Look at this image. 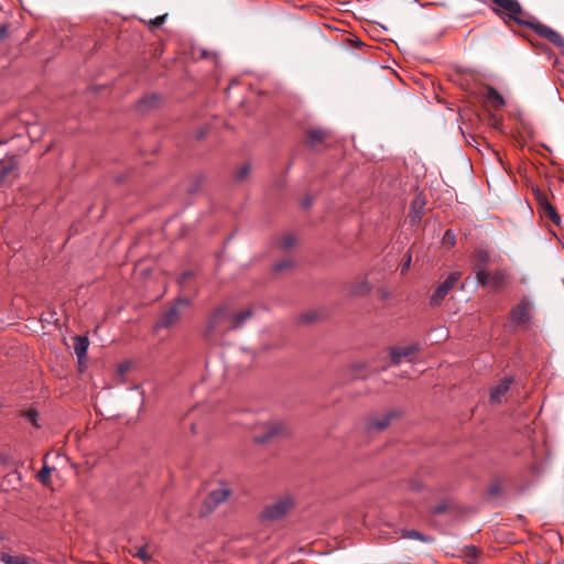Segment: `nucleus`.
Instances as JSON below:
<instances>
[{"label": "nucleus", "instance_id": "1", "mask_svg": "<svg viewBox=\"0 0 564 564\" xmlns=\"http://www.w3.org/2000/svg\"><path fill=\"white\" fill-rule=\"evenodd\" d=\"M252 314L251 307L235 313L227 303L216 306L206 319L204 328L205 339L219 343L229 332L242 327Z\"/></svg>", "mask_w": 564, "mask_h": 564}, {"label": "nucleus", "instance_id": "2", "mask_svg": "<svg viewBox=\"0 0 564 564\" xmlns=\"http://www.w3.org/2000/svg\"><path fill=\"white\" fill-rule=\"evenodd\" d=\"M492 11L499 17H507L508 20L519 25L531 28L536 34L549 40L552 44L560 48H564V37L555 30L540 22H531L523 20L521 17L524 11L518 0H491Z\"/></svg>", "mask_w": 564, "mask_h": 564}, {"label": "nucleus", "instance_id": "3", "mask_svg": "<svg viewBox=\"0 0 564 564\" xmlns=\"http://www.w3.org/2000/svg\"><path fill=\"white\" fill-rule=\"evenodd\" d=\"M534 303L529 297L523 296L517 305L509 312V322L514 327L529 328L533 319Z\"/></svg>", "mask_w": 564, "mask_h": 564}, {"label": "nucleus", "instance_id": "4", "mask_svg": "<svg viewBox=\"0 0 564 564\" xmlns=\"http://www.w3.org/2000/svg\"><path fill=\"white\" fill-rule=\"evenodd\" d=\"M191 300L186 297H177L171 303L161 314L160 321L156 324L158 328L170 327L180 322L182 312L180 306L188 307Z\"/></svg>", "mask_w": 564, "mask_h": 564}, {"label": "nucleus", "instance_id": "5", "mask_svg": "<svg viewBox=\"0 0 564 564\" xmlns=\"http://www.w3.org/2000/svg\"><path fill=\"white\" fill-rule=\"evenodd\" d=\"M462 276L459 271L449 273L444 282H442L430 296V305L438 306L446 295L454 289Z\"/></svg>", "mask_w": 564, "mask_h": 564}, {"label": "nucleus", "instance_id": "6", "mask_svg": "<svg viewBox=\"0 0 564 564\" xmlns=\"http://www.w3.org/2000/svg\"><path fill=\"white\" fill-rule=\"evenodd\" d=\"M293 503L292 500L288 497L279 499L273 503L265 506L261 513V518L264 520L275 521L284 516L291 510Z\"/></svg>", "mask_w": 564, "mask_h": 564}, {"label": "nucleus", "instance_id": "7", "mask_svg": "<svg viewBox=\"0 0 564 564\" xmlns=\"http://www.w3.org/2000/svg\"><path fill=\"white\" fill-rule=\"evenodd\" d=\"M535 199L541 216L544 218H549L550 220H552L554 225L558 226L561 223V217L557 214L556 209L553 207V205L549 202L546 194L540 189H536Z\"/></svg>", "mask_w": 564, "mask_h": 564}, {"label": "nucleus", "instance_id": "8", "mask_svg": "<svg viewBox=\"0 0 564 564\" xmlns=\"http://www.w3.org/2000/svg\"><path fill=\"white\" fill-rule=\"evenodd\" d=\"M477 282L482 286H490L494 290H499L508 284L509 274L505 269H497L494 272H486L484 279L477 278Z\"/></svg>", "mask_w": 564, "mask_h": 564}, {"label": "nucleus", "instance_id": "9", "mask_svg": "<svg viewBox=\"0 0 564 564\" xmlns=\"http://www.w3.org/2000/svg\"><path fill=\"white\" fill-rule=\"evenodd\" d=\"M420 350L417 344H412L403 347H392L390 349V359L392 365H399L402 359L412 361V357Z\"/></svg>", "mask_w": 564, "mask_h": 564}, {"label": "nucleus", "instance_id": "10", "mask_svg": "<svg viewBox=\"0 0 564 564\" xmlns=\"http://www.w3.org/2000/svg\"><path fill=\"white\" fill-rule=\"evenodd\" d=\"M474 272L476 274V279H484L486 276V269L490 262V254L486 250H477L474 256Z\"/></svg>", "mask_w": 564, "mask_h": 564}, {"label": "nucleus", "instance_id": "11", "mask_svg": "<svg viewBox=\"0 0 564 564\" xmlns=\"http://www.w3.org/2000/svg\"><path fill=\"white\" fill-rule=\"evenodd\" d=\"M230 496V490L221 487L214 489L208 494L205 499V505L208 509H214L218 507L220 503L225 502Z\"/></svg>", "mask_w": 564, "mask_h": 564}, {"label": "nucleus", "instance_id": "12", "mask_svg": "<svg viewBox=\"0 0 564 564\" xmlns=\"http://www.w3.org/2000/svg\"><path fill=\"white\" fill-rule=\"evenodd\" d=\"M395 416L394 412L387 413L381 417H370L367 421V431L368 432H380L387 429L391 422V419Z\"/></svg>", "mask_w": 564, "mask_h": 564}, {"label": "nucleus", "instance_id": "13", "mask_svg": "<svg viewBox=\"0 0 564 564\" xmlns=\"http://www.w3.org/2000/svg\"><path fill=\"white\" fill-rule=\"evenodd\" d=\"M511 378H503L497 386L490 389V402L501 403L502 397L510 390Z\"/></svg>", "mask_w": 564, "mask_h": 564}, {"label": "nucleus", "instance_id": "14", "mask_svg": "<svg viewBox=\"0 0 564 564\" xmlns=\"http://www.w3.org/2000/svg\"><path fill=\"white\" fill-rule=\"evenodd\" d=\"M327 138L328 132L321 128H311L306 131V143L313 149L323 144Z\"/></svg>", "mask_w": 564, "mask_h": 564}, {"label": "nucleus", "instance_id": "15", "mask_svg": "<svg viewBox=\"0 0 564 564\" xmlns=\"http://www.w3.org/2000/svg\"><path fill=\"white\" fill-rule=\"evenodd\" d=\"M89 341L86 336H77L74 340V351L79 361L86 358Z\"/></svg>", "mask_w": 564, "mask_h": 564}, {"label": "nucleus", "instance_id": "16", "mask_svg": "<svg viewBox=\"0 0 564 564\" xmlns=\"http://www.w3.org/2000/svg\"><path fill=\"white\" fill-rule=\"evenodd\" d=\"M282 425L279 422L270 423L267 427V432L263 435H256L254 442L257 443H265L270 441L273 436L278 435L281 432Z\"/></svg>", "mask_w": 564, "mask_h": 564}, {"label": "nucleus", "instance_id": "17", "mask_svg": "<svg viewBox=\"0 0 564 564\" xmlns=\"http://www.w3.org/2000/svg\"><path fill=\"white\" fill-rule=\"evenodd\" d=\"M371 285L367 279H362L349 286V294L355 296H362L370 292Z\"/></svg>", "mask_w": 564, "mask_h": 564}, {"label": "nucleus", "instance_id": "18", "mask_svg": "<svg viewBox=\"0 0 564 564\" xmlns=\"http://www.w3.org/2000/svg\"><path fill=\"white\" fill-rule=\"evenodd\" d=\"M1 562L6 564H31V560L25 555H10L1 556Z\"/></svg>", "mask_w": 564, "mask_h": 564}, {"label": "nucleus", "instance_id": "19", "mask_svg": "<svg viewBox=\"0 0 564 564\" xmlns=\"http://www.w3.org/2000/svg\"><path fill=\"white\" fill-rule=\"evenodd\" d=\"M419 204H420V206H421V207H423V205H424V203H423L422 200H420V198H419V197H415V199H414V200H413V203H412L411 212H410V215H409V216H410V218H411V221H412L413 224H414V223H416V221H419V220L422 218V213H421V210H419V212H416V210H415V207H416V205H419Z\"/></svg>", "mask_w": 564, "mask_h": 564}, {"label": "nucleus", "instance_id": "20", "mask_svg": "<svg viewBox=\"0 0 564 564\" xmlns=\"http://www.w3.org/2000/svg\"><path fill=\"white\" fill-rule=\"evenodd\" d=\"M402 536L403 538H409V539H416V540H420L422 542H431L433 540L432 538L425 536V535H423L422 533H420L419 531H415V530H404L402 532Z\"/></svg>", "mask_w": 564, "mask_h": 564}, {"label": "nucleus", "instance_id": "21", "mask_svg": "<svg viewBox=\"0 0 564 564\" xmlns=\"http://www.w3.org/2000/svg\"><path fill=\"white\" fill-rule=\"evenodd\" d=\"M455 243H456V235L451 229H447L443 235L442 245L445 248L449 249V248L454 247Z\"/></svg>", "mask_w": 564, "mask_h": 564}, {"label": "nucleus", "instance_id": "22", "mask_svg": "<svg viewBox=\"0 0 564 564\" xmlns=\"http://www.w3.org/2000/svg\"><path fill=\"white\" fill-rule=\"evenodd\" d=\"M488 98L489 100L496 106V107H501L505 105V99L503 97L501 96L500 93H498L496 89L494 88H490L489 89V93H488Z\"/></svg>", "mask_w": 564, "mask_h": 564}, {"label": "nucleus", "instance_id": "23", "mask_svg": "<svg viewBox=\"0 0 564 564\" xmlns=\"http://www.w3.org/2000/svg\"><path fill=\"white\" fill-rule=\"evenodd\" d=\"M51 473H52V468H50L48 466H46L44 464V466L42 467V469L39 471L37 474V478L39 480L42 482V484H47L48 482V479L51 477Z\"/></svg>", "mask_w": 564, "mask_h": 564}, {"label": "nucleus", "instance_id": "24", "mask_svg": "<svg viewBox=\"0 0 564 564\" xmlns=\"http://www.w3.org/2000/svg\"><path fill=\"white\" fill-rule=\"evenodd\" d=\"M249 172H250V166H249L248 164L242 165L241 167H239V169L236 171V173H235V180H236L237 182H241V181H243V180L248 176Z\"/></svg>", "mask_w": 564, "mask_h": 564}, {"label": "nucleus", "instance_id": "25", "mask_svg": "<svg viewBox=\"0 0 564 564\" xmlns=\"http://www.w3.org/2000/svg\"><path fill=\"white\" fill-rule=\"evenodd\" d=\"M479 553V549L474 545H467L464 547V555L471 561L476 560Z\"/></svg>", "mask_w": 564, "mask_h": 564}, {"label": "nucleus", "instance_id": "26", "mask_svg": "<svg viewBox=\"0 0 564 564\" xmlns=\"http://www.w3.org/2000/svg\"><path fill=\"white\" fill-rule=\"evenodd\" d=\"M134 557H139L143 561H147L150 558L148 552H147V547L145 546H141V547H138L137 551L132 554Z\"/></svg>", "mask_w": 564, "mask_h": 564}, {"label": "nucleus", "instance_id": "27", "mask_svg": "<svg viewBox=\"0 0 564 564\" xmlns=\"http://www.w3.org/2000/svg\"><path fill=\"white\" fill-rule=\"evenodd\" d=\"M292 264H293V262L291 260H283V261L278 262L274 265V270L275 271H282L284 269L291 268Z\"/></svg>", "mask_w": 564, "mask_h": 564}, {"label": "nucleus", "instance_id": "28", "mask_svg": "<svg viewBox=\"0 0 564 564\" xmlns=\"http://www.w3.org/2000/svg\"><path fill=\"white\" fill-rule=\"evenodd\" d=\"M36 416H37V413H36V411H34V410H29V411L26 412V419H28V420H29L33 425H35V426H37V424H36Z\"/></svg>", "mask_w": 564, "mask_h": 564}, {"label": "nucleus", "instance_id": "29", "mask_svg": "<svg viewBox=\"0 0 564 564\" xmlns=\"http://www.w3.org/2000/svg\"><path fill=\"white\" fill-rule=\"evenodd\" d=\"M166 15H160L150 21V25L160 26L164 23Z\"/></svg>", "mask_w": 564, "mask_h": 564}, {"label": "nucleus", "instance_id": "30", "mask_svg": "<svg viewBox=\"0 0 564 564\" xmlns=\"http://www.w3.org/2000/svg\"><path fill=\"white\" fill-rule=\"evenodd\" d=\"M9 36L8 32V25L7 24H0V40H4Z\"/></svg>", "mask_w": 564, "mask_h": 564}, {"label": "nucleus", "instance_id": "31", "mask_svg": "<svg viewBox=\"0 0 564 564\" xmlns=\"http://www.w3.org/2000/svg\"><path fill=\"white\" fill-rule=\"evenodd\" d=\"M293 243H294V238H292V237L285 238L282 242L284 249L291 248L293 246Z\"/></svg>", "mask_w": 564, "mask_h": 564}, {"label": "nucleus", "instance_id": "32", "mask_svg": "<svg viewBox=\"0 0 564 564\" xmlns=\"http://www.w3.org/2000/svg\"><path fill=\"white\" fill-rule=\"evenodd\" d=\"M410 264H411V256H409L406 261L403 263V265L401 268V273H404L410 268Z\"/></svg>", "mask_w": 564, "mask_h": 564}, {"label": "nucleus", "instance_id": "33", "mask_svg": "<svg viewBox=\"0 0 564 564\" xmlns=\"http://www.w3.org/2000/svg\"><path fill=\"white\" fill-rule=\"evenodd\" d=\"M9 172V170L4 169L2 172H1V175H0V178L3 180V177L6 176V174Z\"/></svg>", "mask_w": 564, "mask_h": 564}, {"label": "nucleus", "instance_id": "34", "mask_svg": "<svg viewBox=\"0 0 564 564\" xmlns=\"http://www.w3.org/2000/svg\"><path fill=\"white\" fill-rule=\"evenodd\" d=\"M311 205V200H304V206L308 207Z\"/></svg>", "mask_w": 564, "mask_h": 564}, {"label": "nucleus", "instance_id": "35", "mask_svg": "<svg viewBox=\"0 0 564 564\" xmlns=\"http://www.w3.org/2000/svg\"><path fill=\"white\" fill-rule=\"evenodd\" d=\"M189 275H191V273H189V272H186V273H184V275H183V276H184V279H185V278H188Z\"/></svg>", "mask_w": 564, "mask_h": 564}, {"label": "nucleus", "instance_id": "36", "mask_svg": "<svg viewBox=\"0 0 564 564\" xmlns=\"http://www.w3.org/2000/svg\"><path fill=\"white\" fill-rule=\"evenodd\" d=\"M191 429H192V432L195 433V424H192Z\"/></svg>", "mask_w": 564, "mask_h": 564}, {"label": "nucleus", "instance_id": "37", "mask_svg": "<svg viewBox=\"0 0 564 564\" xmlns=\"http://www.w3.org/2000/svg\"><path fill=\"white\" fill-rule=\"evenodd\" d=\"M124 370H126V368L120 367V372H123Z\"/></svg>", "mask_w": 564, "mask_h": 564}, {"label": "nucleus", "instance_id": "38", "mask_svg": "<svg viewBox=\"0 0 564 564\" xmlns=\"http://www.w3.org/2000/svg\"><path fill=\"white\" fill-rule=\"evenodd\" d=\"M3 540V536L0 534V542Z\"/></svg>", "mask_w": 564, "mask_h": 564}]
</instances>
